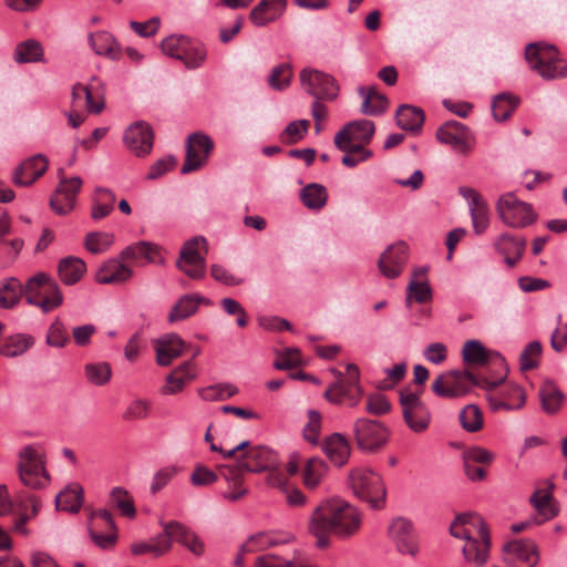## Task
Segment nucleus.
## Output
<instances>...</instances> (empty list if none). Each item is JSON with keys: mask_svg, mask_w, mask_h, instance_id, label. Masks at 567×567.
<instances>
[{"mask_svg": "<svg viewBox=\"0 0 567 567\" xmlns=\"http://www.w3.org/2000/svg\"><path fill=\"white\" fill-rule=\"evenodd\" d=\"M292 79V69L291 65L288 63H281L279 65H276L268 78V83L271 89L276 91H282L287 89Z\"/></svg>", "mask_w": 567, "mask_h": 567, "instance_id": "obj_61", "label": "nucleus"}, {"mask_svg": "<svg viewBox=\"0 0 567 567\" xmlns=\"http://www.w3.org/2000/svg\"><path fill=\"white\" fill-rule=\"evenodd\" d=\"M348 124H349V127L352 133L354 142H359L362 144L370 143V141L374 134V131H375V126L372 121L358 120V121L350 122Z\"/></svg>", "mask_w": 567, "mask_h": 567, "instance_id": "obj_64", "label": "nucleus"}, {"mask_svg": "<svg viewBox=\"0 0 567 567\" xmlns=\"http://www.w3.org/2000/svg\"><path fill=\"white\" fill-rule=\"evenodd\" d=\"M284 553L265 554L256 558L255 567H291L298 560L297 549L293 545L285 546Z\"/></svg>", "mask_w": 567, "mask_h": 567, "instance_id": "obj_44", "label": "nucleus"}, {"mask_svg": "<svg viewBox=\"0 0 567 567\" xmlns=\"http://www.w3.org/2000/svg\"><path fill=\"white\" fill-rule=\"evenodd\" d=\"M84 373L91 384L101 386L111 380L112 368L107 362L87 363Z\"/></svg>", "mask_w": 567, "mask_h": 567, "instance_id": "obj_58", "label": "nucleus"}, {"mask_svg": "<svg viewBox=\"0 0 567 567\" xmlns=\"http://www.w3.org/2000/svg\"><path fill=\"white\" fill-rule=\"evenodd\" d=\"M458 420L462 427L468 433L478 432L484 426L483 412L476 404L464 406L460 412Z\"/></svg>", "mask_w": 567, "mask_h": 567, "instance_id": "obj_52", "label": "nucleus"}, {"mask_svg": "<svg viewBox=\"0 0 567 567\" xmlns=\"http://www.w3.org/2000/svg\"><path fill=\"white\" fill-rule=\"evenodd\" d=\"M133 271L118 259L105 261L96 271L95 280L102 285L123 284L130 280Z\"/></svg>", "mask_w": 567, "mask_h": 567, "instance_id": "obj_29", "label": "nucleus"}, {"mask_svg": "<svg viewBox=\"0 0 567 567\" xmlns=\"http://www.w3.org/2000/svg\"><path fill=\"white\" fill-rule=\"evenodd\" d=\"M408 245L403 241L389 246L378 261L381 274L389 279L399 277L408 261Z\"/></svg>", "mask_w": 567, "mask_h": 567, "instance_id": "obj_23", "label": "nucleus"}, {"mask_svg": "<svg viewBox=\"0 0 567 567\" xmlns=\"http://www.w3.org/2000/svg\"><path fill=\"white\" fill-rule=\"evenodd\" d=\"M42 45L33 39L19 43L14 50V61L18 63L38 62L42 59Z\"/></svg>", "mask_w": 567, "mask_h": 567, "instance_id": "obj_53", "label": "nucleus"}, {"mask_svg": "<svg viewBox=\"0 0 567 567\" xmlns=\"http://www.w3.org/2000/svg\"><path fill=\"white\" fill-rule=\"evenodd\" d=\"M89 532L92 542L102 549L112 548L116 544L117 529L111 513L106 509L92 513Z\"/></svg>", "mask_w": 567, "mask_h": 567, "instance_id": "obj_15", "label": "nucleus"}, {"mask_svg": "<svg viewBox=\"0 0 567 567\" xmlns=\"http://www.w3.org/2000/svg\"><path fill=\"white\" fill-rule=\"evenodd\" d=\"M462 458L467 478L481 482L486 477V470L483 465H489L494 461L495 454L485 447L474 445L463 452Z\"/></svg>", "mask_w": 567, "mask_h": 567, "instance_id": "obj_20", "label": "nucleus"}, {"mask_svg": "<svg viewBox=\"0 0 567 567\" xmlns=\"http://www.w3.org/2000/svg\"><path fill=\"white\" fill-rule=\"evenodd\" d=\"M362 96L361 112L365 115L377 116L384 113L389 107V100L384 94L378 92L374 86H361L358 90Z\"/></svg>", "mask_w": 567, "mask_h": 567, "instance_id": "obj_35", "label": "nucleus"}, {"mask_svg": "<svg viewBox=\"0 0 567 567\" xmlns=\"http://www.w3.org/2000/svg\"><path fill=\"white\" fill-rule=\"evenodd\" d=\"M505 379L506 373L497 380H488L475 375L467 369H454L437 375L432 383V391L440 398L457 399L468 394L475 386L491 391Z\"/></svg>", "mask_w": 567, "mask_h": 567, "instance_id": "obj_4", "label": "nucleus"}, {"mask_svg": "<svg viewBox=\"0 0 567 567\" xmlns=\"http://www.w3.org/2000/svg\"><path fill=\"white\" fill-rule=\"evenodd\" d=\"M388 532L400 554L412 557L417 554L419 543L411 520L403 517L394 518Z\"/></svg>", "mask_w": 567, "mask_h": 567, "instance_id": "obj_19", "label": "nucleus"}, {"mask_svg": "<svg viewBox=\"0 0 567 567\" xmlns=\"http://www.w3.org/2000/svg\"><path fill=\"white\" fill-rule=\"evenodd\" d=\"M89 42L99 55H106L112 60L121 58V48L113 35L106 31H99L89 35Z\"/></svg>", "mask_w": 567, "mask_h": 567, "instance_id": "obj_40", "label": "nucleus"}, {"mask_svg": "<svg viewBox=\"0 0 567 567\" xmlns=\"http://www.w3.org/2000/svg\"><path fill=\"white\" fill-rule=\"evenodd\" d=\"M214 148L213 140L203 133H193L187 138L186 157L182 166V174L199 169L208 159Z\"/></svg>", "mask_w": 567, "mask_h": 567, "instance_id": "obj_16", "label": "nucleus"}, {"mask_svg": "<svg viewBox=\"0 0 567 567\" xmlns=\"http://www.w3.org/2000/svg\"><path fill=\"white\" fill-rule=\"evenodd\" d=\"M553 494L550 491L537 489L530 496V503L537 511V513L543 516L544 520L551 519L557 515L553 504Z\"/></svg>", "mask_w": 567, "mask_h": 567, "instance_id": "obj_59", "label": "nucleus"}, {"mask_svg": "<svg viewBox=\"0 0 567 567\" xmlns=\"http://www.w3.org/2000/svg\"><path fill=\"white\" fill-rule=\"evenodd\" d=\"M114 243V235L111 233L94 231L85 236L84 246L92 254L105 252Z\"/></svg>", "mask_w": 567, "mask_h": 567, "instance_id": "obj_60", "label": "nucleus"}, {"mask_svg": "<svg viewBox=\"0 0 567 567\" xmlns=\"http://www.w3.org/2000/svg\"><path fill=\"white\" fill-rule=\"evenodd\" d=\"M83 503V489L80 486L68 487L56 495V508L65 512H78Z\"/></svg>", "mask_w": 567, "mask_h": 567, "instance_id": "obj_51", "label": "nucleus"}, {"mask_svg": "<svg viewBox=\"0 0 567 567\" xmlns=\"http://www.w3.org/2000/svg\"><path fill=\"white\" fill-rule=\"evenodd\" d=\"M436 137L441 143L451 145L460 152H466L468 150L467 130L460 122H446L437 130Z\"/></svg>", "mask_w": 567, "mask_h": 567, "instance_id": "obj_30", "label": "nucleus"}, {"mask_svg": "<svg viewBox=\"0 0 567 567\" xmlns=\"http://www.w3.org/2000/svg\"><path fill=\"white\" fill-rule=\"evenodd\" d=\"M460 193L468 202L474 231L478 235L484 233L489 224L487 203L474 188L461 187Z\"/></svg>", "mask_w": 567, "mask_h": 567, "instance_id": "obj_25", "label": "nucleus"}, {"mask_svg": "<svg viewBox=\"0 0 567 567\" xmlns=\"http://www.w3.org/2000/svg\"><path fill=\"white\" fill-rule=\"evenodd\" d=\"M22 470H27L28 472H40L42 475L48 473L44 466V461L38 451L31 445L23 447L20 452L19 471Z\"/></svg>", "mask_w": 567, "mask_h": 567, "instance_id": "obj_56", "label": "nucleus"}, {"mask_svg": "<svg viewBox=\"0 0 567 567\" xmlns=\"http://www.w3.org/2000/svg\"><path fill=\"white\" fill-rule=\"evenodd\" d=\"M450 533L453 537L465 540L462 554L466 564L473 567L486 565L491 549V533L482 516L475 513L457 515L450 526Z\"/></svg>", "mask_w": 567, "mask_h": 567, "instance_id": "obj_2", "label": "nucleus"}, {"mask_svg": "<svg viewBox=\"0 0 567 567\" xmlns=\"http://www.w3.org/2000/svg\"><path fill=\"white\" fill-rule=\"evenodd\" d=\"M348 487L373 509L385 506L386 488L380 474L365 467L352 468L347 478Z\"/></svg>", "mask_w": 567, "mask_h": 567, "instance_id": "obj_5", "label": "nucleus"}, {"mask_svg": "<svg viewBox=\"0 0 567 567\" xmlns=\"http://www.w3.org/2000/svg\"><path fill=\"white\" fill-rule=\"evenodd\" d=\"M286 8V0H261L250 12L249 19L256 27H264L278 19Z\"/></svg>", "mask_w": 567, "mask_h": 567, "instance_id": "obj_33", "label": "nucleus"}, {"mask_svg": "<svg viewBox=\"0 0 567 567\" xmlns=\"http://www.w3.org/2000/svg\"><path fill=\"white\" fill-rule=\"evenodd\" d=\"M49 161L42 154L33 155L19 164L12 174L16 186H30L48 169Z\"/></svg>", "mask_w": 567, "mask_h": 567, "instance_id": "obj_24", "label": "nucleus"}, {"mask_svg": "<svg viewBox=\"0 0 567 567\" xmlns=\"http://www.w3.org/2000/svg\"><path fill=\"white\" fill-rule=\"evenodd\" d=\"M301 89L315 100L336 101L340 93L337 80L323 71L305 68L299 74Z\"/></svg>", "mask_w": 567, "mask_h": 567, "instance_id": "obj_9", "label": "nucleus"}, {"mask_svg": "<svg viewBox=\"0 0 567 567\" xmlns=\"http://www.w3.org/2000/svg\"><path fill=\"white\" fill-rule=\"evenodd\" d=\"M496 209L504 224L513 228L529 226L537 218L532 205L519 200L513 193L502 195Z\"/></svg>", "mask_w": 567, "mask_h": 567, "instance_id": "obj_10", "label": "nucleus"}, {"mask_svg": "<svg viewBox=\"0 0 567 567\" xmlns=\"http://www.w3.org/2000/svg\"><path fill=\"white\" fill-rule=\"evenodd\" d=\"M159 256V248L148 241H138L134 245L127 246L120 254V258L126 259H142L148 262H155Z\"/></svg>", "mask_w": 567, "mask_h": 567, "instance_id": "obj_49", "label": "nucleus"}, {"mask_svg": "<svg viewBox=\"0 0 567 567\" xmlns=\"http://www.w3.org/2000/svg\"><path fill=\"white\" fill-rule=\"evenodd\" d=\"M363 395L360 384L346 380L341 372H338V380L331 383L324 391V399L331 404H346L350 408L357 406Z\"/></svg>", "mask_w": 567, "mask_h": 567, "instance_id": "obj_18", "label": "nucleus"}, {"mask_svg": "<svg viewBox=\"0 0 567 567\" xmlns=\"http://www.w3.org/2000/svg\"><path fill=\"white\" fill-rule=\"evenodd\" d=\"M424 112L422 109L403 104L395 112V121L402 130L420 132L424 123Z\"/></svg>", "mask_w": 567, "mask_h": 567, "instance_id": "obj_39", "label": "nucleus"}, {"mask_svg": "<svg viewBox=\"0 0 567 567\" xmlns=\"http://www.w3.org/2000/svg\"><path fill=\"white\" fill-rule=\"evenodd\" d=\"M115 195L107 188L99 187L92 202L91 217L94 220L105 218L114 209Z\"/></svg>", "mask_w": 567, "mask_h": 567, "instance_id": "obj_47", "label": "nucleus"}, {"mask_svg": "<svg viewBox=\"0 0 567 567\" xmlns=\"http://www.w3.org/2000/svg\"><path fill=\"white\" fill-rule=\"evenodd\" d=\"M202 302L208 303V300L198 295L182 296L168 313V322L173 323L189 318L196 313Z\"/></svg>", "mask_w": 567, "mask_h": 567, "instance_id": "obj_38", "label": "nucleus"}, {"mask_svg": "<svg viewBox=\"0 0 567 567\" xmlns=\"http://www.w3.org/2000/svg\"><path fill=\"white\" fill-rule=\"evenodd\" d=\"M24 298L29 305L48 313L63 303V293L58 282L45 272H38L24 285Z\"/></svg>", "mask_w": 567, "mask_h": 567, "instance_id": "obj_7", "label": "nucleus"}, {"mask_svg": "<svg viewBox=\"0 0 567 567\" xmlns=\"http://www.w3.org/2000/svg\"><path fill=\"white\" fill-rule=\"evenodd\" d=\"M518 102V97L511 94L502 93L495 96L492 104L494 118L498 122L506 121L516 109Z\"/></svg>", "mask_w": 567, "mask_h": 567, "instance_id": "obj_54", "label": "nucleus"}, {"mask_svg": "<svg viewBox=\"0 0 567 567\" xmlns=\"http://www.w3.org/2000/svg\"><path fill=\"white\" fill-rule=\"evenodd\" d=\"M296 537L286 530L259 532L248 537L243 550L249 553L264 551L270 547L293 545Z\"/></svg>", "mask_w": 567, "mask_h": 567, "instance_id": "obj_21", "label": "nucleus"}, {"mask_svg": "<svg viewBox=\"0 0 567 567\" xmlns=\"http://www.w3.org/2000/svg\"><path fill=\"white\" fill-rule=\"evenodd\" d=\"M165 535L168 536L171 543L177 542L186 547L196 556H200L205 551L204 542L189 528L178 522H169L164 526Z\"/></svg>", "mask_w": 567, "mask_h": 567, "instance_id": "obj_27", "label": "nucleus"}, {"mask_svg": "<svg viewBox=\"0 0 567 567\" xmlns=\"http://www.w3.org/2000/svg\"><path fill=\"white\" fill-rule=\"evenodd\" d=\"M14 502L20 508V515L16 519L13 528L16 532L22 535H29V530L25 528L27 522L37 516L41 507V502L37 496L29 495L24 492H20L14 496Z\"/></svg>", "mask_w": 567, "mask_h": 567, "instance_id": "obj_28", "label": "nucleus"}, {"mask_svg": "<svg viewBox=\"0 0 567 567\" xmlns=\"http://www.w3.org/2000/svg\"><path fill=\"white\" fill-rule=\"evenodd\" d=\"M209 449L213 452L219 453L224 460H237V465H224L221 467L224 471L259 473L276 471L279 464L276 452L264 445H251L247 440L229 450L216 444H212Z\"/></svg>", "mask_w": 567, "mask_h": 567, "instance_id": "obj_3", "label": "nucleus"}, {"mask_svg": "<svg viewBox=\"0 0 567 567\" xmlns=\"http://www.w3.org/2000/svg\"><path fill=\"white\" fill-rule=\"evenodd\" d=\"M111 503L121 512V514L128 518H134L136 508L132 495L123 487H114L110 494Z\"/></svg>", "mask_w": 567, "mask_h": 567, "instance_id": "obj_55", "label": "nucleus"}, {"mask_svg": "<svg viewBox=\"0 0 567 567\" xmlns=\"http://www.w3.org/2000/svg\"><path fill=\"white\" fill-rule=\"evenodd\" d=\"M200 246L206 247V239L203 237L187 240L183 245L176 262L179 270L195 280L204 278L206 274V261L199 252Z\"/></svg>", "mask_w": 567, "mask_h": 567, "instance_id": "obj_14", "label": "nucleus"}, {"mask_svg": "<svg viewBox=\"0 0 567 567\" xmlns=\"http://www.w3.org/2000/svg\"><path fill=\"white\" fill-rule=\"evenodd\" d=\"M494 246L504 256L505 262L512 268L522 258L526 243L523 238L503 234L497 238Z\"/></svg>", "mask_w": 567, "mask_h": 567, "instance_id": "obj_34", "label": "nucleus"}, {"mask_svg": "<svg viewBox=\"0 0 567 567\" xmlns=\"http://www.w3.org/2000/svg\"><path fill=\"white\" fill-rule=\"evenodd\" d=\"M195 379L194 364L185 362L172 371L166 378V384L162 389L163 394H175Z\"/></svg>", "mask_w": 567, "mask_h": 567, "instance_id": "obj_37", "label": "nucleus"}, {"mask_svg": "<svg viewBox=\"0 0 567 567\" xmlns=\"http://www.w3.org/2000/svg\"><path fill=\"white\" fill-rule=\"evenodd\" d=\"M353 434L358 447L363 452H377L389 440V429L381 422L360 417L353 424Z\"/></svg>", "mask_w": 567, "mask_h": 567, "instance_id": "obj_12", "label": "nucleus"}, {"mask_svg": "<svg viewBox=\"0 0 567 567\" xmlns=\"http://www.w3.org/2000/svg\"><path fill=\"white\" fill-rule=\"evenodd\" d=\"M86 272L85 262L73 256L62 258L58 265L60 280L68 286L79 282Z\"/></svg>", "mask_w": 567, "mask_h": 567, "instance_id": "obj_36", "label": "nucleus"}, {"mask_svg": "<svg viewBox=\"0 0 567 567\" xmlns=\"http://www.w3.org/2000/svg\"><path fill=\"white\" fill-rule=\"evenodd\" d=\"M529 68L544 80L567 76V62L559 58L557 49L543 42L529 43L525 49Z\"/></svg>", "mask_w": 567, "mask_h": 567, "instance_id": "obj_6", "label": "nucleus"}, {"mask_svg": "<svg viewBox=\"0 0 567 567\" xmlns=\"http://www.w3.org/2000/svg\"><path fill=\"white\" fill-rule=\"evenodd\" d=\"M322 451L329 461L338 467L343 466L351 454L348 440L340 433L328 436L322 444Z\"/></svg>", "mask_w": 567, "mask_h": 567, "instance_id": "obj_31", "label": "nucleus"}, {"mask_svg": "<svg viewBox=\"0 0 567 567\" xmlns=\"http://www.w3.org/2000/svg\"><path fill=\"white\" fill-rule=\"evenodd\" d=\"M360 526L359 511L338 497L320 502L308 519V532L316 538V546L320 549L330 546L332 535L348 538L357 534Z\"/></svg>", "mask_w": 567, "mask_h": 567, "instance_id": "obj_1", "label": "nucleus"}, {"mask_svg": "<svg viewBox=\"0 0 567 567\" xmlns=\"http://www.w3.org/2000/svg\"><path fill=\"white\" fill-rule=\"evenodd\" d=\"M328 473L327 464L318 457L307 461L302 471V483L308 489H316Z\"/></svg>", "mask_w": 567, "mask_h": 567, "instance_id": "obj_46", "label": "nucleus"}, {"mask_svg": "<svg viewBox=\"0 0 567 567\" xmlns=\"http://www.w3.org/2000/svg\"><path fill=\"white\" fill-rule=\"evenodd\" d=\"M184 347V341L175 333L162 337L155 346L157 363L163 367L169 365L183 353Z\"/></svg>", "mask_w": 567, "mask_h": 567, "instance_id": "obj_32", "label": "nucleus"}, {"mask_svg": "<svg viewBox=\"0 0 567 567\" xmlns=\"http://www.w3.org/2000/svg\"><path fill=\"white\" fill-rule=\"evenodd\" d=\"M310 122L308 120H299L290 122L280 138L284 143L292 145L301 141L308 133Z\"/></svg>", "mask_w": 567, "mask_h": 567, "instance_id": "obj_62", "label": "nucleus"}, {"mask_svg": "<svg viewBox=\"0 0 567 567\" xmlns=\"http://www.w3.org/2000/svg\"><path fill=\"white\" fill-rule=\"evenodd\" d=\"M504 561L509 567H535L539 560L537 545L529 539L507 543L503 548Z\"/></svg>", "mask_w": 567, "mask_h": 567, "instance_id": "obj_17", "label": "nucleus"}, {"mask_svg": "<svg viewBox=\"0 0 567 567\" xmlns=\"http://www.w3.org/2000/svg\"><path fill=\"white\" fill-rule=\"evenodd\" d=\"M124 143L136 156L148 155L154 144V132L147 123L136 122L125 131Z\"/></svg>", "mask_w": 567, "mask_h": 567, "instance_id": "obj_22", "label": "nucleus"}, {"mask_svg": "<svg viewBox=\"0 0 567 567\" xmlns=\"http://www.w3.org/2000/svg\"><path fill=\"white\" fill-rule=\"evenodd\" d=\"M34 343L33 337L29 334H14L9 337L0 347V353L7 358L22 355Z\"/></svg>", "mask_w": 567, "mask_h": 567, "instance_id": "obj_50", "label": "nucleus"}, {"mask_svg": "<svg viewBox=\"0 0 567 567\" xmlns=\"http://www.w3.org/2000/svg\"><path fill=\"white\" fill-rule=\"evenodd\" d=\"M300 200L308 209L320 210L327 205L328 190L322 184L310 183L301 188Z\"/></svg>", "mask_w": 567, "mask_h": 567, "instance_id": "obj_41", "label": "nucleus"}, {"mask_svg": "<svg viewBox=\"0 0 567 567\" xmlns=\"http://www.w3.org/2000/svg\"><path fill=\"white\" fill-rule=\"evenodd\" d=\"M426 268H419L413 272V279L406 289V300L414 299L419 303H425L432 298V290L426 280L417 281V278L425 277Z\"/></svg>", "mask_w": 567, "mask_h": 567, "instance_id": "obj_48", "label": "nucleus"}, {"mask_svg": "<svg viewBox=\"0 0 567 567\" xmlns=\"http://www.w3.org/2000/svg\"><path fill=\"white\" fill-rule=\"evenodd\" d=\"M542 355V344L538 341L529 342L519 355V368L522 371L536 369Z\"/></svg>", "mask_w": 567, "mask_h": 567, "instance_id": "obj_63", "label": "nucleus"}, {"mask_svg": "<svg viewBox=\"0 0 567 567\" xmlns=\"http://www.w3.org/2000/svg\"><path fill=\"white\" fill-rule=\"evenodd\" d=\"M400 404L404 422L411 431L422 433L429 427L432 415L419 393H414L410 389L401 390Z\"/></svg>", "mask_w": 567, "mask_h": 567, "instance_id": "obj_11", "label": "nucleus"}, {"mask_svg": "<svg viewBox=\"0 0 567 567\" xmlns=\"http://www.w3.org/2000/svg\"><path fill=\"white\" fill-rule=\"evenodd\" d=\"M162 51L172 58L184 62L186 68L196 69L206 60V49L197 40L185 35H171L162 41Z\"/></svg>", "mask_w": 567, "mask_h": 567, "instance_id": "obj_8", "label": "nucleus"}, {"mask_svg": "<svg viewBox=\"0 0 567 567\" xmlns=\"http://www.w3.org/2000/svg\"><path fill=\"white\" fill-rule=\"evenodd\" d=\"M462 359L466 365L475 367H483L495 360L504 369V374L508 372L505 359L498 353L492 354L478 340H468L464 343Z\"/></svg>", "mask_w": 567, "mask_h": 567, "instance_id": "obj_26", "label": "nucleus"}, {"mask_svg": "<svg viewBox=\"0 0 567 567\" xmlns=\"http://www.w3.org/2000/svg\"><path fill=\"white\" fill-rule=\"evenodd\" d=\"M24 296V286L14 277L6 278L0 282V308L16 307Z\"/></svg>", "mask_w": 567, "mask_h": 567, "instance_id": "obj_42", "label": "nucleus"}, {"mask_svg": "<svg viewBox=\"0 0 567 567\" xmlns=\"http://www.w3.org/2000/svg\"><path fill=\"white\" fill-rule=\"evenodd\" d=\"M58 176L59 184L50 198V207L58 215H66L75 206L82 179L78 176L68 178L63 168L58 171Z\"/></svg>", "mask_w": 567, "mask_h": 567, "instance_id": "obj_13", "label": "nucleus"}, {"mask_svg": "<svg viewBox=\"0 0 567 567\" xmlns=\"http://www.w3.org/2000/svg\"><path fill=\"white\" fill-rule=\"evenodd\" d=\"M539 398L542 408L547 414L557 413L560 410L565 399L563 392L551 381H546L540 386Z\"/></svg>", "mask_w": 567, "mask_h": 567, "instance_id": "obj_45", "label": "nucleus"}, {"mask_svg": "<svg viewBox=\"0 0 567 567\" xmlns=\"http://www.w3.org/2000/svg\"><path fill=\"white\" fill-rule=\"evenodd\" d=\"M171 550V540L165 535V530L148 542L134 543L131 546L133 555L152 554L154 557H161Z\"/></svg>", "mask_w": 567, "mask_h": 567, "instance_id": "obj_43", "label": "nucleus"}, {"mask_svg": "<svg viewBox=\"0 0 567 567\" xmlns=\"http://www.w3.org/2000/svg\"><path fill=\"white\" fill-rule=\"evenodd\" d=\"M238 392L237 386L230 383H218L198 390L199 396L205 401H224Z\"/></svg>", "mask_w": 567, "mask_h": 567, "instance_id": "obj_57", "label": "nucleus"}]
</instances>
